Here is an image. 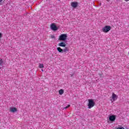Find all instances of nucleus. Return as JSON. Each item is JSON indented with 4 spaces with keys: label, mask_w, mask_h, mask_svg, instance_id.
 <instances>
[{
    "label": "nucleus",
    "mask_w": 129,
    "mask_h": 129,
    "mask_svg": "<svg viewBox=\"0 0 129 129\" xmlns=\"http://www.w3.org/2000/svg\"><path fill=\"white\" fill-rule=\"evenodd\" d=\"M88 108H92L93 106L95 105V103L94 102V101L92 99H88Z\"/></svg>",
    "instance_id": "f257e3e1"
},
{
    "label": "nucleus",
    "mask_w": 129,
    "mask_h": 129,
    "mask_svg": "<svg viewBox=\"0 0 129 129\" xmlns=\"http://www.w3.org/2000/svg\"><path fill=\"white\" fill-rule=\"evenodd\" d=\"M110 30H111V27L109 26H106L103 28L102 31L104 33H108Z\"/></svg>",
    "instance_id": "f03ea898"
},
{
    "label": "nucleus",
    "mask_w": 129,
    "mask_h": 129,
    "mask_svg": "<svg viewBox=\"0 0 129 129\" xmlns=\"http://www.w3.org/2000/svg\"><path fill=\"white\" fill-rule=\"evenodd\" d=\"M66 39H67V35L66 34L60 35L59 38V41H65Z\"/></svg>",
    "instance_id": "7ed1b4c3"
},
{
    "label": "nucleus",
    "mask_w": 129,
    "mask_h": 129,
    "mask_svg": "<svg viewBox=\"0 0 129 129\" xmlns=\"http://www.w3.org/2000/svg\"><path fill=\"white\" fill-rule=\"evenodd\" d=\"M117 95H116V94H114V93H112V99H111V101L113 102V101H115V100H116L117 99Z\"/></svg>",
    "instance_id": "20e7f679"
},
{
    "label": "nucleus",
    "mask_w": 129,
    "mask_h": 129,
    "mask_svg": "<svg viewBox=\"0 0 129 129\" xmlns=\"http://www.w3.org/2000/svg\"><path fill=\"white\" fill-rule=\"evenodd\" d=\"M115 118H116V116H115V115H110V116L109 117V120L110 121H114V120H115Z\"/></svg>",
    "instance_id": "39448f33"
},
{
    "label": "nucleus",
    "mask_w": 129,
    "mask_h": 129,
    "mask_svg": "<svg viewBox=\"0 0 129 129\" xmlns=\"http://www.w3.org/2000/svg\"><path fill=\"white\" fill-rule=\"evenodd\" d=\"M51 30H52L53 31H57V30H58V28L57 27V26H56V25L54 24H52L51 25Z\"/></svg>",
    "instance_id": "423d86ee"
},
{
    "label": "nucleus",
    "mask_w": 129,
    "mask_h": 129,
    "mask_svg": "<svg viewBox=\"0 0 129 129\" xmlns=\"http://www.w3.org/2000/svg\"><path fill=\"white\" fill-rule=\"evenodd\" d=\"M10 111H11V112H16L18 111V109L16 107H11L10 108Z\"/></svg>",
    "instance_id": "0eeeda50"
},
{
    "label": "nucleus",
    "mask_w": 129,
    "mask_h": 129,
    "mask_svg": "<svg viewBox=\"0 0 129 129\" xmlns=\"http://www.w3.org/2000/svg\"><path fill=\"white\" fill-rule=\"evenodd\" d=\"M58 45L59 47H66V43L64 42L59 43Z\"/></svg>",
    "instance_id": "6e6552de"
},
{
    "label": "nucleus",
    "mask_w": 129,
    "mask_h": 129,
    "mask_svg": "<svg viewBox=\"0 0 129 129\" xmlns=\"http://www.w3.org/2000/svg\"><path fill=\"white\" fill-rule=\"evenodd\" d=\"M71 6L72 7H73V8H77L78 6V4L77 2H73L71 4Z\"/></svg>",
    "instance_id": "1a4fd4ad"
},
{
    "label": "nucleus",
    "mask_w": 129,
    "mask_h": 129,
    "mask_svg": "<svg viewBox=\"0 0 129 129\" xmlns=\"http://www.w3.org/2000/svg\"><path fill=\"white\" fill-rule=\"evenodd\" d=\"M57 50L59 53H63V49L61 47H57Z\"/></svg>",
    "instance_id": "9d476101"
},
{
    "label": "nucleus",
    "mask_w": 129,
    "mask_h": 129,
    "mask_svg": "<svg viewBox=\"0 0 129 129\" xmlns=\"http://www.w3.org/2000/svg\"><path fill=\"white\" fill-rule=\"evenodd\" d=\"M58 93L60 95H62V94L64 93V90H63V89L59 90L58 91Z\"/></svg>",
    "instance_id": "9b49d317"
},
{
    "label": "nucleus",
    "mask_w": 129,
    "mask_h": 129,
    "mask_svg": "<svg viewBox=\"0 0 129 129\" xmlns=\"http://www.w3.org/2000/svg\"><path fill=\"white\" fill-rule=\"evenodd\" d=\"M69 51L68 48L66 47L64 49H62V52H64V53L68 52Z\"/></svg>",
    "instance_id": "f8f14e48"
},
{
    "label": "nucleus",
    "mask_w": 129,
    "mask_h": 129,
    "mask_svg": "<svg viewBox=\"0 0 129 129\" xmlns=\"http://www.w3.org/2000/svg\"><path fill=\"white\" fill-rule=\"evenodd\" d=\"M39 68H43L44 67V65L43 63H40L39 66Z\"/></svg>",
    "instance_id": "ddd939ff"
},
{
    "label": "nucleus",
    "mask_w": 129,
    "mask_h": 129,
    "mask_svg": "<svg viewBox=\"0 0 129 129\" xmlns=\"http://www.w3.org/2000/svg\"><path fill=\"white\" fill-rule=\"evenodd\" d=\"M115 129H125V128L123 126H120V127H118L116 128Z\"/></svg>",
    "instance_id": "4468645a"
},
{
    "label": "nucleus",
    "mask_w": 129,
    "mask_h": 129,
    "mask_svg": "<svg viewBox=\"0 0 129 129\" xmlns=\"http://www.w3.org/2000/svg\"><path fill=\"white\" fill-rule=\"evenodd\" d=\"M69 107H70V105H68L67 106L64 107V109H67V108H69Z\"/></svg>",
    "instance_id": "2eb2a0df"
},
{
    "label": "nucleus",
    "mask_w": 129,
    "mask_h": 129,
    "mask_svg": "<svg viewBox=\"0 0 129 129\" xmlns=\"http://www.w3.org/2000/svg\"><path fill=\"white\" fill-rule=\"evenodd\" d=\"M51 39H55V35H51Z\"/></svg>",
    "instance_id": "dca6fc26"
},
{
    "label": "nucleus",
    "mask_w": 129,
    "mask_h": 129,
    "mask_svg": "<svg viewBox=\"0 0 129 129\" xmlns=\"http://www.w3.org/2000/svg\"><path fill=\"white\" fill-rule=\"evenodd\" d=\"M3 62V59H0V65H2V63Z\"/></svg>",
    "instance_id": "f3484780"
},
{
    "label": "nucleus",
    "mask_w": 129,
    "mask_h": 129,
    "mask_svg": "<svg viewBox=\"0 0 129 129\" xmlns=\"http://www.w3.org/2000/svg\"><path fill=\"white\" fill-rule=\"evenodd\" d=\"M2 37H3V34L0 33V40H1V38Z\"/></svg>",
    "instance_id": "a211bd4d"
},
{
    "label": "nucleus",
    "mask_w": 129,
    "mask_h": 129,
    "mask_svg": "<svg viewBox=\"0 0 129 129\" xmlns=\"http://www.w3.org/2000/svg\"><path fill=\"white\" fill-rule=\"evenodd\" d=\"M3 2V0H0V3H2Z\"/></svg>",
    "instance_id": "6ab92c4d"
},
{
    "label": "nucleus",
    "mask_w": 129,
    "mask_h": 129,
    "mask_svg": "<svg viewBox=\"0 0 129 129\" xmlns=\"http://www.w3.org/2000/svg\"><path fill=\"white\" fill-rule=\"evenodd\" d=\"M41 71L43 72V71H44V70H43V69H42V70H41Z\"/></svg>",
    "instance_id": "aec40b11"
},
{
    "label": "nucleus",
    "mask_w": 129,
    "mask_h": 129,
    "mask_svg": "<svg viewBox=\"0 0 129 129\" xmlns=\"http://www.w3.org/2000/svg\"><path fill=\"white\" fill-rule=\"evenodd\" d=\"M108 2L109 1H110V0H107Z\"/></svg>",
    "instance_id": "412c9836"
},
{
    "label": "nucleus",
    "mask_w": 129,
    "mask_h": 129,
    "mask_svg": "<svg viewBox=\"0 0 129 129\" xmlns=\"http://www.w3.org/2000/svg\"><path fill=\"white\" fill-rule=\"evenodd\" d=\"M127 1H129V0H127Z\"/></svg>",
    "instance_id": "4be33fe9"
}]
</instances>
